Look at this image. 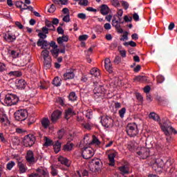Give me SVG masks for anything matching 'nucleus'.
Returning <instances> with one entry per match:
<instances>
[{
	"label": "nucleus",
	"mask_w": 177,
	"mask_h": 177,
	"mask_svg": "<svg viewBox=\"0 0 177 177\" xmlns=\"http://www.w3.org/2000/svg\"><path fill=\"white\" fill-rule=\"evenodd\" d=\"M105 68L109 73H113V66L111 65V61L109 58L105 59Z\"/></svg>",
	"instance_id": "nucleus-23"
},
{
	"label": "nucleus",
	"mask_w": 177,
	"mask_h": 177,
	"mask_svg": "<svg viewBox=\"0 0 177 177\" xmlns=\"http://www.w3.org/2000/svg\"><path fill=\"white\" fill-rule=\"evenodd\" d=\"M50 53L55 59L58 57L59 53H60V49L59 48H53L50 50Z\"/></svg>",
	"instance_id": "nucleus-37"
},
{
	"label": "nucleus",
	"mask_w": 177,
	"mask_h": 177,
	"mask_svg": "<svg viewBox=\"0 0 177 177\" xmlns=\"http://www.w3.org/2000/svg\"><path fill=\"white\" fill-rule=\"evenodd\" d=\"M18 167H19L20 174H24L27 171V168H26V165H24L21 162H18Z\"/></svg>",
	"instance_id": "nucleus-31"
},
{
	"label": "nucleus",
	"mask_w": 177,
	"mask_h": 177,
	"mask_svg": "<svg viewBox=\"0 0 177 177\" xmlns=\"http://www.w3.org/2000/svg\"><path fill=\"white\" fill-rule=\"evenodd\" d=\"M102 142L96 138V136H93V140L91 142V145H96V146H100Z\"/></svg>",
	"instance_id": "nucleus-44"
},
{
	"label": "nucleus",
	"mask_w": 177,
	"mask_h": 177,
	"mask_svg": "<svg viewBox=\"0 0 177 177\" xmlns=\"http://www.w3.org/2000/svg\"><path fill=\"white\" fill-rule=\"evenodd\" d=\"M51 175H53V176L57 175V169L53 167V166H51Z\"/></svg>",
	"instance_id": "nucleus-56"
},
{
	"label": "nucleus",
	"mask_w": 177,
	"mask_h": 177,
	"mask_svg": "<svg viewBox=\"0 0 177 177\" xmlns=\"http://www.w3.org/2000/svg\"><path fill=\"white\" fill-rule=\"evenodd\" d=\"M41 127L44 128V129H48L49 128V125H50V121L48 118H44L41 120Z\"/></svg>",
	"instance_id": "nucleus-22"
},
{
	"label": "nucleus",
	"mask_w": 177,
	"mask_h": 177,
	"mask_svg": "<svg viewBox=\"0 0 177 177\" xmlns=\"http://www.w3.org/2000/svg\"><path fill=\"white\" fill-rule=\"evenodd\" d=\"M3 38L7 42H14V41H16V35L10 32H7L4 34Z\"/></svg>",
	"instance_id": "nucleus-16"
},
{
	"label": "nucleus",
	"mask_w": 177,
	"mask_h": 177,
	"mask_svg": "<svg viewBox=\"0 0 177 177\" xmlns=\"http://www.w3.org/2000/svg\"><path fill=\"white\" fill-rule=\"evenodd\" d=\"M73 147H74V144L68 142L64 146L63 149L65 151H71V150H73Z\"/></svg>",
	"instance_id": "nucleus-34"
},
{
	"label": "nucleus",
	"mask_w": 177,
	"mask_h": 177,
	"mask_svg": "<svg viewBox=\"0 0 177 177\" xmlns=\"http://www.w3.org/2000/svg\"><path fill=\"white\" fill-rule=\"evenodd\" d=\"M17 86L18 88H20L21 89L24 88L26 86V81L23 79L18 80Z\"/></svg>",
	"instance_id": "nucleus-39"
},
{
	"label": "nucleus",
	"mask_w": 177,
	"mask_h": 177,
	"mask_svg": "<svg viewBox=\"0 0 177 177\" xmlns=\"http://www.w3.org/2000/svg\"><path fill=\"white\" fill-rule=\"evenodd\" d=\"M121 3H122V6H123V8L125 9V10H127V9H128V8H129V3H128V2L125 1H122Z\"/></svg>",
	"instance_id": "nucleus-54"
},
{
	"label": "nucleus",
	"mask_w": 177,
	"mask_h": 177,
	"mask_svg": "<svg viewBox=\"0 0 177 177\" xmlns=\"http://www.w3.org/2000/svg\"><path fill=\"white\" fill-rule=\"evenodd\" d=\"M0 122L2 125H4V127H6L9 124V120L6 114L0 113Z\"/></svg>",
	"instance_id": "nucleus-19"
},
{
	"label": "nucleus",
	"mask_w": 177,
	"mask_h": 177,
	"mask_svg": "<svg viewBox=\"0 0 177 177\" xmlns=\"http://www.w3.org/2000/svg\"><path fill=\"white\" fill-rule=\"evenodd\" d=\"M126 113H127V109L125 107L122 108L119 111V115H120V118H124V116L125 115Z\"/></svg>",
	"instance_id": "nucleus-47"
},
{
	"label": "nucleus",
	"mask_w": 177,
	"mask_h": 177,
	"mask_svg": "<svg viewBox=\"0 0 177 177\" xmlns=\"http://www.w3.org/2000/svg\"><path fill=\"white\" fill-rule=\"evenodd\" d=\"M23 5H24V3H23V1H17L15 2V6L17 8H19L21 10V8H22Z\"/></svg>",
	"instance_id": "nucleus-52"
},
{
	"label": "nucleus",
	"mask_w": 177,
	"mask_h": 177,
	"mask_svg": "<svg viewBox=\"0 0 177 177\" xmlns=\"http://www.w3.org/2000/svg\"><path fill=\"white\" fill-rule=\"evenodd\" d=\"M126 132L130 138H135L139 133V129L136 123H129L126 127Z\"/></svg>",
	"instance_id": "nucleus-3"
},
{
	"label": "nucleus",
	"mask_w": 177,
	"mask_h": 177,
	"mask_svg": "<svg viewBox=\"0 0 177 177\" xmlns=\"http://www.w3.org/2000/svg\"><path fill=\"white\" fill-rule=\"evenodd\" d=\"M53 146L54 147L55 153H56V154H57V153H59V151H60V150L62 149V143H60V142H59V141H56V142L55 144H53Z\"/></svg>",
	"instance_id": "nucleus-29"
},
{
	"label": "nucleus",
	"mask_w": 177,
	"mask_h": 177,
	"mask_svg": "<svg viewBox=\"0 0 177 177\" xmlns=\"http://www.w3.org/2000/svg\"><path fill=\"white\" fill-rule=\"evenodd\" d=\"M37 46H41L42 49H45V48H46V46H49V43H48V41L46 40H44V39H39L37 41Z\"/></svg>",
	"instance_id": "nucleus-25"
},
{
	"label": "nucleus",
	"mask_w": 177,
	"mask_h": 177,
	"mask_svg": "<svg viewBox=\"0 0 177 177\" xmlns=\"http://www.w3.org/2000/svg\"><path fill=\"white\" fill-rule=\"evenodd\" d=\"M41 56H43L44 59H48L50 57H49V50L45 49L41 51Z\"/></svg>",
	"instance_id": "nucleus-45"
},
{
	"label": "nucleus",
	"mask_w": 177,
	"mask_h": 177,
	"mask_svg": "<svg viewBox=\"0 0 177 177\" xmlns=\"http://www.w3.org/2000/svg\"><path fill=\"white\" fill-rule=\"evenodd\" d=\"M46 26L51 31H55L56 30V28H55V26H53V24L50 21H48V20L46 21Z\"/></svg>",
	"instance_id": "nucleus-41"
},
{
	"label": "nucleus",
	"mask_w": 177,
	"mask_h": 177,
	"mask_svg": "<svg viewBox=\"0 0 177 177\" xmlns=\"http://www.w3.org/2000/svg\"><path fill=\"white\" fill-rule=\"evenodd\" d=\"M23 143L25 147H31L35 143V136L32 134L25 136Z\"/></svg>",
	"instance_id": "nucleus-8"
},
{
	"label": "nucleus",
	"mask_w": 177,
	"mask_h": 177,
	"mask_svg": "<svg viewBox=\"0 0 177 177\" xmlns=\"http://www.w3.org/2000/svg\"><path fill=\"white\" fill-rule=\"evenodd\" d=\"M62 20L65 23H69V21H70V15H66V16H64L63 17Z\"/></svg>",
	"instance_id": "nucleus-61"
},
{
	"label": "nucleus",
	"mask_w": 177,
	"mask_h": 177,
	"mask_svg": "<svg viewBox=\"0 0 177 177\" xmlns=\"http://www.w3.org/2000/svg\"><path fill=\"white\" fill-rule=\"evenodd\" d=\"M137 154L140 156V158L146 160V158L150 156V149L146 147H142L137 152Z\"/></svg>",
	"instance_id": "nucleus-11"
},
{
	"label": "nucleus",
	"mask_w": 177,
	"mask_h": 177,
	"mask_svg": "<svg viewBox=\"0 0 177 177\" xmlns=\"http://www.w3.org/2000/svg\"><path fill=\"white\" fill-rule=\"evenodd\" d=\"M14 165H15V162L11 161V162H8L7 164V169H9V171H10V169H12V168H13Z\"/></svg>",
	"instance_id": "nucleus-53"
},
{
	"label": "nucleus",
	"mask_w": 177,
	"mask_h": 177,
	"mask_svg": "<svg viewBox=\"0 0 177 177\" xmlns=\"http://www.w3.org/2000/svg\"><path fill=\"white\" fill-rule=\"evenodd\" d=\"M115 156H117V152H113L108 155V158L109 160V165L111 167H114L115 165Z\"/></svg>",
	"instance_id": "nucleus-17"
},
{
	"label": "nucleus",
	"mask_w": 177,
	"mask_h": 177,
	"mask_svg": "<svg viewBox=\"0 0 177 177\" xmlns=\"http://www.w3.org/2000/svg\"><path fill=\"white\" fill-rule=\"evenodd\" d=\"M155 149L157 151L161 152L164 150V145L161 144V142H156L155 145Z\"/></svg>",
	"instance_id": "nucleus-40"
},
{
	"label": "nucleus",
	"mask_w": 177,
	"mask_h": 177,
	"mask_svg": "<svg viewBox=\"0 0 177 177\" xmlns=\"http://www.w3.org/2000/svg\"><path fill=\"white\" fill-rule=\"evenodd\" d=\"M51 48H53V49H56L57 48V45H56V42L54 41H52L50 44H49Z\"/></svg>",
	"instance_id": "nucleus-63"
},
{
	"label": "nucleus",
	"mask_w": 177,
	"mask_h": 177,
	"mask_svg": "<svg viewBox=\"0 0 177 177\" xmlns=\"http://www.w3.org/2000/svg\"><path fill=\"white\" fill-rule=\"evenodd\" d=\"M55 102L59 104L60 106H64V99L62 98V97H57L55 99Z\"/></svg>",
	"instance_id": "nucleus-46"
},
{
	"label": "nucleus",
	"mask_w": 177,
	"mask_h": 177,
	"mask_svg": "<svg viewBox=\"0 0 177 177\" xmlns=\"http://www.w3.org/2000/svg\"><path fill=\"white\" fill-rule=\"evenodd\" d=\"M29 177H49L48 170L41 168H37L35 172L28 175Z\"/></svg>",
	"instance_id": "nucleus-6"
},
{
	"label": "nucleus",
	"mask_w": 177,
	"mask_h": 177,
	"mask_svg": "<svg viewBox=\"0 0 177 177\" xmlns=\"http://www.w3.org/2000/svg\"><path fill=\"white\" fill-rule=\"evenodd\" d=\"M86 117L88 120H91V118H92V111H87L86 113Z\"/></svg>",
	"instance_id": "nucleus-64"
},
{
	"label": "nucleus",
	"mask_w": 177,
	"mask_h": 177,
	"mask_svg": "<svg viewBox=\"0 0 177 177\" xmlns=\"http://www.w3.org/2000/svg\"><path fill=\"white\" fill-rule=\"evenodd\" d=\"M54 3L57 5H67L68 3V0H53Z\"/></svg>",
	"instance_id": "nucleus-43"
},
{
	"label": "nucleus",
	"mask_w": 177,
	"mask_h": 177,
	"mask_svg": "<svg viewBox=\"0 0 177 177\" xmlns=\"http://www.w3.org/2000/svg\"><path fill=\"white\" fill-rule=\"evenodd\" d=\"M35 122V118L31 116L28 118V125L30 127V125H32Z\"/></svg>",
	"instance_id": "nucleus-49"
},
{
	"label": "nucleus",
	"mask_w": 177,
	"mask_h": 177,
	"mask_svg": "<svg viewBox=\"0 0 177 177\" xmlns=\"http://www.w3.org/2000/svg\"><path fill=\"white\" fill-rule=\"evenodd\" d=\"M162 124H160V128L166 136H170L172 133H177L176 130L171 127L168 119H162Z\"/></svg>",
	"instance_id": "nucleus-1"
},
{
	"label": "nucleus",
	"mask_w": 177,
	"mask_h": 177,
	"mask_svg": "<svg viewBox=\"0 0 177 177\" xmlns=\"http://www.w3.org/2000/svg\"><path fill=\"white\" fill-rule=\"evenodd\" d=\"M73 115H75V111L72 108H68L65 111V118L69 120L70 117H73Z\"/></svg>",
	"instance_id": "nucleus-20"
},
{
	"label": "nucleus",
	"mask_w": 177,
	"mask_h": 177,
	"mask_svg": "<svg viewBox=\"0 0 177 177\" xmlns=\"http://www.w3.org/2000/svg\"><path fill=\"white\" fill-rule=\"evenodd\" d=\"M87 39H88L87 35H83L79 37V41H86Z\"/></svg>",
	"instance_id": "nucleus-58"
},
{
	"label": "nucleus",
	"mask_w": 177,
	"mask_h": 177,
	"mask_svg": "<svg viewBox=\"0 0 177 177\" xmlns=\"http://www.w3.org/2000/svg\"><path fill=\"white\" fill-rule=\"evenodd\" d=\"M90 74L93 77H100V71L96 68H93L90 71Z\"/></svg>",
	"instance_id": "nucleus-33"
},
{
	"label": "nucleus",
	"mask_w": 177,
	"mask_h": 177,
	"mask_svg": "<svg viewBox=\"0 0 177 177\" xmlns=\"http://www.w3.org/2000/svg\"><path fill=\"white\" fill-rule=\"evenodd\" d=\"M100 162H102L100 159L93 160L89 165L90 171L95 173L99 172V171H100V168H102V165H100Z\"/></svg>",
	"instance_id": "nucleus-9"
},
{
	"label": "nucleus",
	"mask_w": 177,
	"mask_h": 177,
	"mask_svg": "<svg viewBox=\"0 0 177 177\" xmlns=\"http://www.w3.org/2000/svg\"><path fill=\"white\" fill-rule=\"evenodd\" d=\"M6 70V65L2 62H0V71H5Z\"/></svg>",
	"instance_id": "nucleus-62"
},
{
	"label": "nucleus",
	"mask_w": 177,
	"mask_h": 177,
	"mask_svg": "<svg viewBox=\"0 0 177 177\" xmlns=\"http://www.w3.org/2000/svg\"><path fill=\"white\" fill-rule=\"evenodd\" d=\"M75 73H74V69H68L65 73H64V80L67 81L68 80H74Z\"/></svg>",
	"instance_id": "nucleus-14"
},
{
	"label": "nucleus",
	"mask_w": 177,
	"mask_h": 177,
	"mask_svg": "<svg viewBox=\"0 0 177 177\" xmlns=\"http://www.w3.org/2000/svg\"><path fill=\"white\" fill-rule=\"evenodd\" d=\"M93 92L95 97H96V96L99 97L102 95H104L106 92V90L103 86H99L98 87H95L93 89Z\"/></svg>",
	"instance_id": "nucleus-12"
},
{
	"label": "nucleus",
	"mask_w": 177,
	"mask_h": 177,
	"mask_svg": "<svg viewBox=\"0 0 177 177\" xmlns=\"http://www.w3.org/2000/svg\"><path fill=\"white\" fill-rule=\"evenodd\" d=\"M78 19H82V20H85L86 19V15L84 13H79L77 15Z\"/></svg>",
	"instance_id": "nucleus-60"
},
{
	"label": "nucleus",
	"mask_w": 177,
	"mask_h": 177,
	"mask_svg": "<svg viewBox=\"0 0 177 177\" xmlns=\"http://www.w3.org/2000/svg\"><path fill=\"white\" fill-rule=\"evenodd\" d=\"M165 78H164V76L161 75H159L157 76L156 77V81L158 82V84H162L165 81Z\"/></svg>",
	"instance_id": "nucleus-48"
},
{
	"label": "nucleus",
	"mask_w": 177,
	"mask_h": 177,
	"mask_svg": "<svg viewBox=\"0 0 177 177\" xmlns=\"http://www.w3.org/2000/svg\"><path fill=\"white\" fill-rule=\"evenodd\" d=\"M52 84L54 86H60V85H62V79L59 77H56L53 80Z\"/></svg>",
	"instance_id": "nucleus-32"
},
{
	"label": "nucleus",
	"mask_w": 177,
	"mask_h": 177,
	"mask_svg": "<svg viewBox=\"0 0 177 177\" xmlns=\"http://www.w3.org/2000/svg\"><path fill=\"white\" fill-rule=\"evenodd\" d=\"M95 153L93 152V149L91 147H86L82 151V157L84 160H89L93 157Z\"/></svg>",
	"instance_id": "nucleus-10"
},
{
	"label": "nucleus",
	"mask_w": 177,
	"mask_h": 177,
	"mask_svg": "<svg viewBox=\"0 0 177 177\" xmlns=\"http://www.w3.org/2000/svg\"><path fill=\"white\" fill-rule=\"evenodd\" d=\"M75 138V133H70L68 136V142H73L74 140V138Z\"/></svg>",
	"instance_id": "nucleus-51"
},
{
	"label": "nucleus",
	"mask_w": 177,
	"mask_h": 177,
	"mask_svg": "<svg viewBox=\"0 0 177 177\" xmlns=\"http://www.w3.org/2000/svg\"><path fill=\"white\" fill-rule=\"evenodd\" d=\"M58 161L61 162V164L66 165V167H70V160H68L67 158L59 156L58 158Z\"/></svg>",
	"instance_id": "nucleus-24"
},
{
	"label": "nucleus",
	"mask_w": 177,
	"mask_h": 177,
	"mask_svg": "<svg viewBox=\"0 0 177 177\" xmlns=\"http://www.w3.org/2000/svg\"><path fill=\"white\" fill-rule=\"evenodd\" d=\"M26 160L29 164H35L37 162V160H35V157L34 156V152L31 150L27 151Z\"/></svg>",
	"instance_id": "nucleus-13"
},
{
	"label": "nucleus",
	"mask_w": 177,
	"mask_h": 177,
	"mask_svg": "<svg viewBox=\"0 0 177 177\" xmlns=\"http://www.w3.org/2000/svg\"><path fill=\"white\" fill-rule=\"evenodd\" d=\"M113 63L115 64H120L121 63V57L116 56L113 60Z\"/></svg>",
	"instance_id": "nucleus-55"
},
{
	"label": "nucleus",
	"mask_w": 177,
	"mask_h": 177,
	"mask_svg": "<svg viewBox=\"0 0 177 177\" xmlns=\"http://www.w3.org/2000/svg\"><path fill=\"white\" fill-rule=\"evenodd\" d=\"M68 99L71 102H75L77 100V95L75 92H71L68 95Z\"/></svg>",
	"instance_id": "nucleus-42"
},
{
	"label": "nucleus",
	"mask_w": 177,
	"mask_h": 177,
	"mask_svg": "<svg viewBox=\"0 0 177 177\" xmlns=\"http://www.w3.org/2000/svg\"><path fill=\"white\" fill-rule=\"evenodd\" d=\"M53 140L46 136H44V144L43 146H44V147H49V146H53Z\"/></svg>",
	"instance_id": "nucleus-28"
},
{
	"label": "nucleus",
	"mask_w": 177,
	"mask_h": 177,
	"mask_svg": "<svg viewBox=\"0 0 177 177\" xmlns=\"http://www.w3.org/2000/svg\"><path fill=\"white\" fill-rule=\"evenodd\" d=\"M89 3V1H88V0H80L79 2V5H80V6H88Z\"/></svg>",
	"instance_id": "nucleus-50"
},
{
	"label": "nucleus",
	"mask_w": 177,
	"mask_h": 177,
	"mask_svg": "<svg viewBox=\"0 0 177 177\" xmlns=\"http://www.w3.org/2000/svg\"><path fill=\"white\" fill-rule=\"evenodd\" d=\"M100 12L103 16H106L108 13H110V8L107 5L103 4L100 6Z\"/></svg>",
	"instance_id": "nucleus-21"
},
{
	"label": "nucleus",
	"mask_w": 177,
	"mask_h": 177,
	"mask_svg": "<svg viewBox=\"0 0 177 177\" xmlns=\"http://www.w3.org/2000/svg\"><path fill=\"white\" fill-rule=\"evenodd\" d=\"M44 67L46 70L52 67V59H50V57L44 58Z\"/></svg>",
	"instance_id": "nucleus-26"
},
{
	"label": "nucleus",
	"mask_w": 177,
	"mask_h": 177,
	"mask_svg": "<svg viewBox=\"0 0 177 177\" xmlns=\"http://www.w3.org/2000/svg\"><path fill=\"white\" fill-rule=\"evenodd\" d=\"M8 75H10V77H21L23 74L21 73V71H10L8 73Z\"/></svg>",
	"instance_id": "nucleus-38"
},
{
	"label": "nucleus",
	"mask_w": 177,
	"mask_h": 177,
	"mask_svg": "<svg viewBox=\"0 0 177 177\" xmlns=\"http://www.w3.org/2000/svg\"><path fill=\"white\" fill-rule=\"evenodd\" d=\"M101 123L102 127H104V128H113L114 125V120L111 116L105 115L102 118Z\"/></svg>",
	"instance_id": "nucleus-5"
},
{
	"label": "nucleus",
	"mask_w": 177,
	"mask_h": 177,
	"mask_svg": "<svg viewBox=\"0 0 177 177\" xmlns=\"http://www.w3.org/2000/svg\"><path fill=\"white\" fill-rule=\"evenodd\" d=\"M60 115H62V111L59 110L55 111L51 115L52 122H56L60 118Z\"/></svg>",
	"instance_id": "nucleus-18"
},
{
	"label": "nucleus",
	"mask_w": 177,
	"mask_h": 177,
	"mask_svg": "<svg viewBox=\"0 0 177 177\" xmlns=\"http://www.w3.org/2000/svg\"><path fill=\"white\" fill-rule=\"evenodd\" d=\"M57 135H58V139H62L63 136H64V131L63 130H59L57 132Z\"/></svg>",
	"instance_id": "nucleus-57"
},
{
	"label": "nucleus",
	"mask_w": 177,
	"mask_h": 177,
	"mask_svg": "<svg viewBox=\"0 0 177 177\" xmlns=\"http://www.w3.org/2000/svg\"><path fill=\"white\" fill-rule=\"evenodd\" d=\"M112 26L113 27H115V30L118 31V32H119V34H122V32H124V30L121 28V23L117 21L115 17H113L112 19Z\"/></svg>",
	"instance_id": "nucleus-15"
},
{
	"label": "nucleus",
	"mask_w": 177,
	"mask_h": 177,
	"mask_svg": "<svg viewBox=\"0 0 177 177\" xmlns=\"http://www.w3.org/2000/svg\"><path fill=\"white\" fill-rule=\"evenodd\" d=\"M119 171H120V174H122V175H125V174H129V169H128L127 166H122L119 167Z\"/></svg>",
	"instance_id": "nucleus-36"
},
{
	"label": "nucleus",
	"mask_w": 177,
	"mask_h": 177,
	"mask_svg": "<svg viewBox=\"0 0 177 177\" xmlns=\"http://www.w3.org/2000/svg\"><path fill=\"white\" fill-rule=\"evenodd\" d=\"M19 103V97L15 94L8 93L6 95L3 100L4 106H15Z\"/></svg>",
	"instance_id": "nucleus-2"
},
{
	"label": "nucleus",
	"mask_w": 177,
	"mask_h": 177,
	"mask_svg": "<svg viewBox=\"0 0 177 177\" xmlns=\"http://www.w3.org/2000/svg\"><path fill=\"white\" fill-rule=\"evenodd\" d=\"M27 115H28V112L26 109L18 110L15 113V120L17 121H24L27 119Z\"/></svg>",
	"instance_id": "nucleus-7"
},
{
	"label": "nucleus",
	"mask_w": 177,
	"mask_h": 177,
	"mask_svg": "<svg viewBox=\"0 0 177 177\" xmlns=\"http://www.w3.org/2000/svg\"><path fill=\"white\" fill-rule=\"evenodd\" d=\"M134 81H136L137 82H141L142 84H143L145 82H147V77L138 75L134 78Z\"/></svg>",
	"instance_id": "nucleus-27"
},
{
	"label": "nucleus",
	"mask_w": 177,
	"mask_h": 177,
	"mask_svg": "<svg viewBox=\"0 0 177 177\" xmlns=\"http://www.w3.org/2000/svg\"><path fill=\"white\" fill-rule=\"evenodd\" d=\"M56 10V6H55V4H52L48 9L49 13H53Z\"/></svg>",
	"instance_id": "nucleus-59"
},
{
	"label": "nucleus",
	"mask_w": 177,
	"mask_h": 177,
	"mask_svg": "<svg viewBox=\"0 0 177 177\" xmlns=\"http://www.w3.org/2000/svg\"><path fill=\"white\" fill-rule=\"evenodd\" d=\"M149 118H151V120H153L154 121H157L158 122H160V116L154 112H151L149 114Z\"/></svg>",
	"instance_id": "nucleus-35"
},
{
	"label": "nucleus",
	"mask_w": 177,
	"mask_h": 177,
	"mask_svg": "<svg viewBox=\"0 0 177 177\" xmlns=\"http://www.w3.org/2000/svg\"><path fill=\"white\" fill-rule=\"evenodd\" d=\"M155 165H157L158 168H162L163 169L168 170V168L172 165V161L171 158H163V159H158L155 162Z\"/></svg>",
	"instance_id": "nucleus-4"
},
{
	"label": "nucleus",
	"mask_w": 177,
	"mask_h": 177,
	"mask_svg": "<svg viewBox=\"0 0 177 177\" xmlns=\"http://www.w3.org/2000/svg\"><path fill=\"white\" fill-rule=\"evenodd\" d=\"M57 41L59 44V45H63V42L68 41V37L67 36L59 37L57 39Z\"/></svg>",
	"instance_id": "nucleus-30"
}]
</instances>
